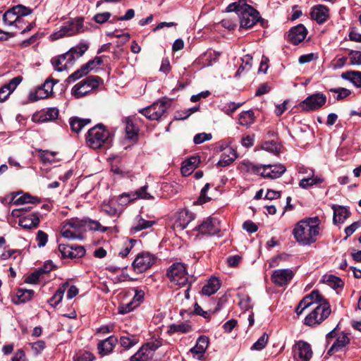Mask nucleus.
<instances>
[{
    "mask_svg": "<svg viewBox=\"0 0 361 361\" xmlns=\"http://www.w3.org/2000/svg\"><path fill=\"white\" fill-rule=\"evenodd\" d=\"M332 209L334 211L333 221L334 224H341L350 216V212L344 207L334 204Z\"/></svg>",
    "mask_w": 361,
    "mask_h": 361,
    "instance_id": "nucleus-29",
    "label": "nucleus"
},
{
    "mask_svg": "<svg viewBox=\"0 0 361 361\" xmlns=\"http://www.w3.org/2000/svg\"><path fill=\"white\" fill-rule=\"evenodd\" d=\"M317 306L305 318L304 324L309 326H314L321 324L329 317L331 312L330 304L320 295Z\"/></svg>",
    "mask_w": 361,
    "mask_h": 361,
    "instance_id": "nucleus-5",
    "label": "nucleus"
},
{
    "mask_svg": "<svg viewBox=\"0 0 361 361\" xmlns=\"http://www.w3.org/2000/svg\"><path fill=\"white\" fill-rule=\"evenodd\" d=\"M166 277L170 282L180 287L191 285L195 280L187 271V266L182 262H174L166 270Z\"/></svg>",
    "mask_w": 361,
    "mask_h": 361,
    "instance_id": "nucleus-3",
    "label": "nucleus"
},
{
    "mask_svg": "<svg viewBox=\"0 0 361 361\" xmlns=\"http://www.w3.org/2000/svg\"><path fill=\"white\" fill-rule=\"evenodd\" d=\"M39 223V218L37 214H30L19 219L18 225L24 228L30 229L36 228Z\"/></svg>",
    "mask_w": 361,
    "mask_h": 361,
    "instance_id": "nucleus-27",
    "label": "nucleus"
},
{
    "mask_svg": "<svg viewBox=\"0 0 361 361\" xmlns=\"http://www.w3.org/2000/svg\"><path fill=\"white\" fill-rule=\"evenodd\" d=\"M84 31L83 24H64L59 30L50 35L51 40H57L64 37H71Z\"/></svg>",
    "mask_w": 361,
    "mask_h": 361,
    "instance_id": "nucleus-14",
    "label": "nucleus"
},
{
    "mask_svg": "<svg viewBox=\"0 0 361 361\" xmlns=\"http://www.w3.org/2000/svg\"><path fill=\"white\" fill-rule=\"evenodd\" d=\"M125 122L126 136L129 139H133L137 135L138 128L134 125L132 119L130 118H126Z\"/></svg>",
    "mask_w": 361,
    "mask_h": 361,
    "instance_id": "nucleus-43",
    "label": "nucleus"
},
{
    "mask_svg": "<svg viewBox=\"0 0 361 361\" xmlns=\"http://www.w3.org/2000/svg\"><path fill=\"white\" fill-rule=\"evenodd\" d=\"M312 355V347L306 341H298L293 347V355L296 361H310Z\"/></svg>",
    "mask_w": 361,
    "mask_h": 361,
    "instance_id": "nucleus-11",
    "label": "nucleus"
},
{
    "mask_svg": "<svg viewBox=\"0 0 361 361\" xmlns=\"http://www.w3.org/2000/svg\"><path fill=\"white\" fill-rule=\"evenodd\" d=\"M137 243L136 240L129 239L123 243V247L119 252V256L126 257L130 252L135 244Z\"/></svg>",
    "mask_w": 361,
    "mask_h": 361,
    "instance_id": "nucleus-50",
    "label": "nucleus"
},
{
    "mask_svg": "<svg viewBox=\"0 0 361 361\" xmlns=\"http://www.w3.org/2000/svg\"><path fill=\"white\" fill-rule=\"evenodd\" d=\"M193 219L194 216L192 213L188 209H182L178 213L175 225L177 228L183 230Z\"/></svg>",
    "mask_w": 361,
    "mask_h": 361,
    "instance_id": "nucleus-26",
    "label": "nucleus"
},
{
    "mask_svg": "<svg viewBox=\"0 0 361 361\" xmlns=\"http://www.w3.org/2000/svg\"><path fill=\"white\" fill-rule=\"evenodd\" d=\"M70 227L75 232V235H78L80 240L82 239L83 233L86 231L87 221L80 219L78 218H73L66 221Z\"/></svg>",
    "mask_w": 361,
    "mask_h": 361,
    "instance_id": "nucleus-21",
    "label": "nucleus"
},
{
    "mask_svg": "<svg viewBox=\"0 0 361 361\" xmlns=\"http://www.w3.org/2000/svg\"><path fill=\"white\" fill-rule=\"evenodd\" d=\"M330 92L337 94L336 97V100L343 99L350 94V91L349 90L343 87L332 88L330 89Z\"/></svg>",
    "mask_w": 361,
    "mask_h": 361,
    "instance_id": "nucleus-57",
    "label": "nucleus"
},
{
    "mask_svg": "<svg viewBox=\"0 0 361 361\" xmlns=\"http://www.w3.org/2000/svg\"><path fill=\"white\" fill-rule=\"evenodd\" d=\"M286 167L281 164L259 165L256 171L264 178L275 179L281 177L286 171Z\"/></svg>",
    "mask_w": 361,
    "mask_h": 361,
    "instance_id": "nucleus-12",
    "label": "nucleus"
},
{
    "mask_svg": "<svg viewBox=\"0 0 361 361\" xmlns=\"http://www.w3.org/2000/svg\"><path fill=\"white\" fill-rule=\"evenodd\" d=\"M68 286L69 283L68 282L63 283L59 286L58 290L56 291L54 295L50 298L49 301V304L51 306L56 307L61 302L64 293L68 288Z\"/></svg>",
    "mask_w": 361,
    "mask_h": 361,
    "instance_id": "nucleus-35",
    "label": "nucleus"
},
{
    "mask_svg": "<svg viewBox=\"0 0 361 361\" xmlns=\"http://www.w3.org/2000/svg\"><path fill=\"white\" fill-rule=\"evenodd\" d=\"M225 12H235L240 18V23H264L259 12L245 0H239L227 6Z\"/></svg>",
    "mask_w": 361,
    "mask_h": 361,
    "instance_id": "nucleus-1",
    "label": "nucleus"
},
{
    "mask_svg": "<svg viewBox=\"0 0 361 361\" xmlns=\"http://www.w3.org/2000/svg\"><path fill=\"white\" fill-rule=\"evenodd\" d=\"M209 339L207 336H201L198 338L196 345L190 349L194 357L202 360L208 348Z\"/></svg>",
    "mask_w": 361,
    "mask_h": 361,
    "instance_id": "nucleus-19",
    "label": "nucleus"
},
{
    "mask_svg": "<svg viewBox=\"0 0 361 361\" xmlns=\"http://www.w3.org/2000/svg\"><path fill=\"white\" fill-rule=\"evenodd\" d=\"M191 326L185 322H182L176 324H171L169 327L168 333L173 334L175 333H188L190 331Z\"/></svg>",
    "mask_w": 361,
    "mask_h": 361,
    "instance_id": "nucleus-41",
    "label": "nucleus"
},
{
    "mask_svg": "<svg viewBox=\"0 0 361 361\" xmlns=\"http://www.w3.org/2000/svg\"><path fill=\"white\" fill-rule=\"evenodd\" d=\"M113 135L103 124H97L90 128L86 136L87 145L94 149H97L109 144L112 140Z\"/></svg>",
    "mask_w": 361,
    "mask_h": 361,
    "instance_id": "nucleus-4",
    "label": "nucleus"
},
{
    "mask_svg": "<svg viewBox=\"0 0 361 361\" xmlns=\"http://www.w3.org/2000/svg\"><path fill=\"white\" fill-rule=\"evenodd\" d=\"M320 300V293L319 290H314L310 295L305 296L299 304L301 307H304V309H307L308 307L312 305L317 304L318 300Z\"/></svg>",
    "mask_w": 361,
    "mask_h": 361,
    "instance_id": "nucleus-34",
    "label": "nucleus"
},
{
    "mask_svg": "<svg viewBox=\"0 0 361 361\" xmlns=\"http://www.w3.org/2000/svg\"><path fill=\"white\" fill-rule=\"evenodd\" d=\"M149 352H147V347H141L139 350L130 358V361H144L149 357Z\"/></svg>",
    "mask_w": 361,
    "mask_h": 361,
    "instance_id": "nucleus-47",
    "label": "nucleus"
},
{
    "mask_svg": "<svg viewBox=\"0 0 361 361\" xmlns=\"http://www.w3.org/2000/svg\"><path fill=\"white\" fill-rule=\"evenodd\" d=\"M66 59H67L68 63H70L68 61V56H66V54L60 55L57 57H54L51 59V63L56 71L61 72L64 69L65 67H66V63H65L64 66L62 65L63 62Z\"/></svg>",
    "mask_w": 361,
    "mask_h": 361,
    "instance_id": "nucleus-45",
    "label": "nucleus"
},
{
    "mask_svg": "<svg viewBox=\"0 0 361 361\" xmlns=\"http://www.w3.org/2000/svg\"><path fill=\"white\" fill-rule=\"evenodd\" d=\"M61 233L63 237L71 239V240H75V239H80V238L78 235H75V232H73V230L70 227V225H68L66 222L63 226Z\"/></svg>",
    "mask_w": 361,
    "mask_h": 361,
    "instance_id": "nucleus-51",
    "label": "nucleus"
},
{
    "mask_svg": "<svg viewBox=\"0 0 361 361\" xmlns=\"http://www.w3.org/2000/svg\"><path fill=\"white\" fill-rule=\"evenodd\" d=\"M136 302H133L132 300L126 304H121L118 307V313L121 314H127L131 311H133L135 307Z\"/></svg>",
    "mask_w": 361,
    "mask_h": 361,
    "instance_id": "nucleus-55",
    "label": "nucleus"
},
{
    "mask_svg": "<svg viewBox=\"0 0 361 361\" xmlns=\"http://www.w3.org/2000/svg\"><path fill=\"white\" fill-rule=\"evenodd\" d=\"M46 344L44 341H38L32 344V350L34 353L37 355H39L45 348Z\"/></svg>",
    "mask_w": 361,
    "mask_h": 361,
    "instance_id": "nucleus-64",
    "label": "nucleus"
},
{
    "mask_svg": "<svg viewBox=\"0 0 361 361\" xmlns=\"http://www.w3.org/2000/svg\"><path fill=\"white\" fill-rule=\"evenodd\" d=\"M326 102V97L323 93L317 92L310 95L299 104L305 111H316L323 106Z\"/></svg>",
    "mask_w": 361,
    "mask_h": 361,
    "instance_id": "nucleus-9",
    "label": "nucleus"
},
{
    "mask_svg": "<svg viewBox=\"0 0 361 361\" xmlns=\"http://www.w3.org/2000/svg\"><path fill=\"white\" fill-rule=\"evenodd\" d=\"M262 149L267 151L272 152L274 154H276L279 152V144L274 140L271 141H265L262 144Z\"/></svg>",
    "mask_w": 361,
    "mask_h": 361,
    "instance_id": "nucleus-52",
    "label": "nucleus"
},
{
    "mask_svg": "<svg viewBox=\"0 0 361 361\" xmlns=\"http://www.w3.org/2000/svg\"><path fill=\"white\" fill-rule=\"evenodd\" d=\"M102 82V80L99 76H88L75 85L71 93L75 98L82 97L97 89Z\"/></svg>",
    "mask_w": 361,
    "mask_h": 361,
    "instance_id": "nucleus-6",
    "label": "nucleus"
},
{
    "mask_svg": "<svg viewBox=\"0 0 361 361\" xmlns=\"http://www.w3.org/2000/svg\"><path fill=\"white\" fill-rule=\"evenodd\" d=\"M255 121V116L253 111L248 110L240 114L238 118V124L245 127H250Z\"/></svg>",
    "mask_w": 361,
    "mask_h": 361,
    "instance_id": "nucleus-33",
    "label": "nucleus"
},
{
    "mask_svg": "<svg viewBox=\"0 0 361 361\" xmlns=\"http://www.w3.org/2000/svg\"><path fill=\"white\" fill-rule=\"evenodd\" d=\"M324 179L321 176H313L312 177H302L299 182V186L303 189H307L314 185L321 184Z\"/></svg>",
    "mask_w": 361,
    "mask_h": 361,
    "instance_id": "nucleus-32",
    "label": "nucleus"
},
{
    "mask_svg": "<svg viewBox=\"0 0 361 361\" xmlns=\"http://www.w3.org/2000/svg\"><path fill=\"white\" fill-rule=\"evenodd\" d=\"M58 81L53 79H47L43 85L39 87L35 92L29 95L30 101H37L48 97L53 91V87Z\"/></svg>",
    "mask_w": 361,
    "mask_h": 361,
    "instance_id": "nucleus-16",
    "label": "nucleus"
},
{
    "mask_svg": "<svg viewBox=\"0 0 361 361\" xmlns=\"http://www.w3.org/2000/svg\"><path fill=\"white\" fill-rule=\"evenodd\" d=\"M212 137V135L211 133H198L195 135L193 138V142L195 144H201L204 142V141L210 140Z\"/></svg>",
    "mask_w": 361,
    "mask_h": 361,
    "instance_id": "nucleus-62",
    "label": "nucleus"
},
{
    "mask_svg": "<svg viewBox=\"0 0 361 361\" xmlns=\"http://www.w3.org/2000/svg\"><path fill=\"white\" fill-rule=\"evenodd\" d=\"M107 35L114 36L121 39V43H126L130 39V35L128 32H123L122 31L115 30L113 32H108Z\"/></svg>",
    "mask_w": 361,
    "mask_h": 361,
    "instance_id": "nucleus-60",
    "label": "nucleus"
},
{
    "mask_svg": "<svg viewBox=\"0 0 361 361\" xmlns=\"http://www.w3.org/2000/svg\"><path fill=\"white\" fill-rule=\"evenodd\" d=\"M294 276L293 271L290 269H276L273 271L271 276V281L276 286L287 285Z\"/></svg>",
    "mask_w": 361,
    "mask_h": 361,
    "instance_id": "nucleus-17",
    "label": "nucleus"
},
{
    "mask_svg": "<svg viewBox=\"0 0 361 361\" xmlns=\"http://www.w3.org/2000/svg\"><path fill=\"white\" fill-rule=\"evenodd\" d=\"M102 63V56H96L94 59L89 61L87 63L81 66V68L67 78L68 82L75 81L84 75H86L91 70L94 69L97 66L101 65Z\"/></svg>",
    "mask_w": 361,
    "mask_h": 361,
    "instance_id": "nucleus-15",
    "label": "nucleus"
},
{
    "mask_svg": "<svg viewBox=\"0 0 361 361\" xmlns=\"http://www.w3.org/2000/svg\"><path fill=\"white\" fill-rule=\"evenodd\" d=\"M199 233L204 235H218L221 230V221L216 217L209 216L195 228Z\"/></svg>",
    "mask_w": 361,
    "mask_h": 361,
    "instance_id": "nucleus-7",
    "label": "nucleus"
},
{
    "mask_svg": "<svg viewBox=\"0 0 361 361\" xmlns=\"http://www.w3.org/2000/svg\"><path fill=\"white\" fill-rule=\"evenodd\" d=\"M156 257L148 252L139 253L132 263L134 270L137 273H142L149 269L156 262Z\"/></svg>",
    "mask_w": 361,
    "mask_h": 361,
    "instance_id": "nucleus-8",
    "label": "nucleus"
},
{
    "mask_svg": "<svg viewBox=\"0 0 361 361\" xmlns=\"http://www.w3.org/2000/svg\"><path fill=\"white\" fill-rule=\"evenodd\" d=\"M102 211L111 216L118 215L117 209L110 203H103L101 206Z\"/></svg>",
    "mask_w": 361,
    "mask_h": 361,
    "instance_id": "nucleus-59",
    "label": "nucleus"
},
{
    "mask_svg": "<svg viewBox=\"0 0 361 361\" xmlns=\"http://www.w3.org/2000/svg\"><path fill=\"white\" fill-rule=\"evenodd\" d=\"M307 34V29L303 24H298L290 30L288 35V40L292 44L297 45L305 39Z\"/></svg>",
    "mask_w": 361,
    "mask_h": 361,
    "instance_id": "nucleus-18",
    "label": "nucleus"
},
{
    "mask_svg": "<svg viewBox=\"0 0 361 361\" xmlns=\"http://www.w3.org/2000/svg\"><path fill=\"white\" fill-rule=\"evenodd\" d=\"M32 13V9L21 4L8 9L3 16L4 23H20L22 18Z\"/></svg>",
    "mask_w": 361,
    "mask_h": 361,
    "instance_id": "nucleus-10",
    "label": "nucleus"
},
{
    "mask_svg": "<svg viewBox=\"0 0 361 361\" xmlns=\"http://www.w3.org/2000/svg\"><path fill=\"white\" fill-rule=\"evenodd\" d=\"M39 200L37 197H32L29 194H25L15 200V204H27L39 202Z\"/></svg>",
    "mask_w": 361,
    "mask_h": 361,
    "instance_id": "nucleus-53",
    "label": "nucleus"
},
{
    "mask_svg": "<svg viewBox=\"0 0 361 361\" xmlns=\"http://www.w3.org/2000/svg\"><path fill=\"white\" fill-rule=\"evenodd\" d=\"M343 79L351 81L357 87H361V72L360 71H348L341 75Z\"/></svg>",
    "mask_w": 361,
    "mask_h": 361,
    "instance_id": "nucleus-38",
    "label": "nucleus"
},
{
    "mask_svg": "<svg viewBox=\"0 0 361 361\" xmlns=\"http://www.w3.org/2000/svg\"><path fill=\"white\" fill-rule=\"evenodd\" d=\"M39 157L44 163H52L55 160L56 152L39 149Z\"/></svg>",
    "mask_w": 361,
    "mask_h": 361,
    "instance_id": "nucleus-48",
    "label": "nucleus"
},
{
    "mask_svg": "<svg viewBox=\"0 0 361 361\" xmlns=\"http://www.w3.org/2000/svg\"><path fill=\"white\" fill-rule=\"evenodd\" d=\"M350 342V338L347 336V334H343L342 335L339 336L336 342L332 345L331 348L329 350V353H331V352L336 350L337 351L339 348H343L347 344H348Z\"/></svg>",
    "mask_w": 361,
    "mask_h": 361,
    "instance_id": "nucleus-42",
    "label": "nucleus"
},
{
    "mask_svg": "<svg viewBox=\"0 0 361 361\" xmlns=\"http://www.w3.org/2000/svg\"><path fill=\"white\" fill-rule=\"evenodd\" d=\"M34 295L32 290H24L19 289L16 293V299L14 300V302L16 304L26 302L29 301Z\"/></svg>",
    "mask_w": 361,
    "mask_h": 361,
    "instance_id": "nucleus-37",
    "label": "nucleus"
},
{
    "mask_svg": "<svg viewBox=\"0 0 361 361\" xmlns=\"http://www.w3.org/2000/svg\"><path fill=\"white\" fill-rule=\"evenodd\" d=\"M118 343V339L114 336H111L99 342L97 349L99 353L104 356L111 353Z\"/></svg>",
    "mask_w": 361,
    "mask_h": 361,
    "instance_id": "nucleus-20",
    "label": "nucleus"
},
{
    "mask_svg": "<svg viewBox=\"0 0 361 361\" xmlns=\"http://www.w3.org/2000/svg\"><path fill=\"white\" fill-rule=\"evenodd\" d=\"M200 159L197 157H192L183 162L181 173L184 176H188L198 166Z\"/></svg>",
    "mask_w": 361,
    "mask_h": 361,
    "instance_id": "nucleus-30",
    "label": "nucleus"
},
{
    "mask_svg": "<svg viewBox=\"0 0 361 361\" xmlns=\"http://www.w3.org/2000/svg\"><path fill=\"white\" fill-rule=\"evenodd\" d=\"M36 240L39 247L45 246L48 240V235L44 231L39 230L37 232Z\"/></svg>",
    "mask_w": 361,
    "mask_h": 361,
    "instance_id": "nucleus-63",
    "label": "nucleus"
},
{
    "mask_svg": "<svg viewBox=\"0 0 361 361\" xmlns=\"http://www.w3.org/2000/svg\"><path fill=\"white\" fill-rule=\"evenodd\" d=\"M329 8L324 5H316L312 8L311 18L317 23H324L329 18Z\"/></svg>",
    "mask_w": 361,
    "mask_h": 361,
    "instance_id": "nucleus-23",
    "label": "nucleus"
},
{
    "mask_svg": "<svg viewBox=\"0 0 361 361\" xmlns=\"http://www.w3.org/2000/svg\"><path fill=\"white\" fill-rule=\"evenodd\" d=\"M138 342V339L135 336H122L120 338V344L126 349H129L134 346Z\"/></svg>",
    "mask_w": 361,
    "mask_h": 361,
    "instance_id": "nucleus-44",
    "label": "nucleus"
},
{
    "mask_svg": "<svg viewBox=\"0 0 361 361\" xmlns=\"http://www.w3.org/2000/svg\"><path fill=\"white\" fill-rule=\"evenodd\" d=\"M220 281L217 278L212 277L203 286L202 293L205 295L209 296L214 294L220 288Z\"/></svg>",
    "mask_w": 361,
    "mask_h": 361,
    "instance_id": "nucleus-31",
    "label": "nucleus"
},
{
    "mask_svg": "<svg viewBox=\"0 0 361 361\" xmlns=\"http://www.w3.org/2000/svg\"><path fill=\"white\" fill-rule=\"evenodd\" d=\"M322 281L334 289L343 285L342 280L334 275H324Z\"/></svg>",
    "mask_w": 361,
    "mask_h": 361,
    "instance_id": "nucleus-39",
    "label": "nucleus"
},
{
    "mask_svg": "<svg viewBox=\"0 0 361 361\" xmlns=\"http://www.w3.org/2000/svg\"><path fill=\"white\" fill-rule=\"evenodd\" d=\"M269 341V335L264 333L259 339L252 345V350H262L265 348Z\"/></svg>",
    "mask_w": 361,
    "mask_h": 361,
    "instance_id": "nucleus-46",
    "label": "nucleus"
},
{
    "mask_svg": "<svg viewBox=\"0 0 361 361\" xmlns=\"http://www.w3.org/2000/svg\"><path fill=\"white\" fill-rule=\"evenodd\" d=\"M89 228L90 230L99 231L102 233H104L108 230V227L102 226L99 221L94 220L87 221V228Z\"/></svg>",
    "mask_w": 361,
    "mask_h": 361,
    "instance_id": "nucleus-54",
    "label": "nucleus"
},
{
    "mask_svg": "<svg viewBox=\"0 0 361 361\" xmlns=\"http://www.w3.org/2000/svg\"><path fill=\"white\" fill-rule=\"evenodd\" d=\"M319 227L311 219L299 221L295 226L293 234L295 240L301 245H306L316 241Z\"/></svg>",
    "mask_w": 361,
    "mask_h": 361,
    "instance_id": "nucleus-2",
    "label": "nucleus"
},
{
    "mask_svg": "<svg viewBox=\"0 0 361 361\" xmlns=\"http://www.w3.org/2000/svg\"><path fill=\"white\" fill-rule=\"evenodd\" d=\"M87 49L88 45L85 43H80L75 47H72L66 53L68 57V61L70 63L73 62L75 59L82 56Z\"/></svg>",
    "mask_w": 361,
    "mask_h": 361,
    "instance_id": "nucleus-28",
    "label": "nucleus"
},
{
    "mask_svg": "<svg viewBox=\"0 0 361 361\" xmlns=\"http://www.w3.org/2000/svg\"><path fill=\"white\" fill-rule=\"evenodd\" d=\"M90 123V119L72 118L70 120V126L73 131L79 133L83 127Z\"/></svg>",
    "mask_w": 361,
    "mask_h": 361,
    "instance_id": "nucleus-40",
    "label": "nucleus"
},
{
    "mask_svg": "<svg viewBox=\"0 0 361 361\" xmlns=\"http://www.w3.org/2000/svg\"><path fill=\"white\" fill-rule=\"evenodd\" d=\"M21 81L22 78L20 77H16L2 86L0 88V102L6 101Z\"/></svg>",
    "mask_w": 361,
    "mask_h": 361,
    "instance_id": "nucleus-22",
    "label": "nucleus"
},
{
    "mask_svg": "<svg viewBox=\"0 0 361 361\" xmlns=\"http://www.w3.org/2000/svg\"><path fill=\"white\" fill-rule=\"evenodd\" d=\"M350 63L353 65H361V51L351 50L349 52Z\"/></svg>",
    "mask_w": 361,
    "mask_h": 361,
    "instance_id": "nucleus-61",
    "label": "nucleus"
},
{
    "mask_svg": "<svg viewBox=\"0 0 361 361\" xmlns=\"http://www.w3.org/2000/svg\"><path fill=\"white\" fill-rule=\"evenodd\" d=\"M136 223L130 228V232L133 234L143 229L150 228L154 224V221H147L140 216H137Z\"/></svg>",
    "mask_w": 361,
    "mask_h": 361,
    "instance_id": "nucleus-36",
    "label": "nucleus"
},
{
    "mask_svg": "<svg viewBox=\"0 0 361 361\" xmlns=\"http://www.w3.org/2000/svg\"><path fill=\"white\" fill-rule=\"evenodd\" d=\"M167 109V103L164 101H158L151 106L142 109L140 112L149 120H158Z\"/></svg>",
    "mask_w": 361,
    "mask_h": 361,
    "instance_id": "nucleus-13",
    "label": "nucleus"
},
{
    "mask_svg": "<svg viewBox=\"0 0 361 361\" xmlns=\"http://www.w3.org/2000/svg\"><path fill=\"white\" fill-rule=\"evenodd\" d=\"M223 151L221 159L218 162V166H227L232 164L237 158V154L234 149L231 147H226L221 149Z\"/></svg>",
    "mask_w": 361,
    "mask_h": 361,
    "instance_id": "nucleus-24",
    "label": "nucleus"
},
{
    "mask_svg": "<svg viewBox=\"0 0 361 361\" xmlns=\"http://www.w3.org/2000/svg\"><path fill=\"white\" fill-rule=\"evenodd\" d=\"M59 110L56 108H49L46 111H42L38 114L33 116V120L39 123H44L53 121L57 118Z\"/></svg>",
    "mask_w": 361,
    "mask_h": 361,
    "instance_id": "nucleus-25",
    "label": "nucleus"
},
{
    "mask_svg": "<svg viewBox=\"0 0 361 361\" xmlns=\"http://www.w3.org/2000/svg\"><path fill=\"white\" fill-rule=\"evenodd\" d=\"M59 250L61 253L63 257H68L73 259L72 246L65 244H59Z\"/></svg>",
    "mask_w": 361,
    "mask_h": 361,
    "instance_id": "nucleus-58",
    "label": "nucleus"
},
{
    "mask_svg": "<svg viewBox=\"0 0 361 361\" xmlns=\"http://www.w3.org/2000/svg\"><path fill=\"white\" fill-rule=\"evenodd\" d=\"M252 60V57L250 56V55H245L243 59H242V61H243V64L239 67V68L238 69L236 73H235V77H238L240 75L241 73L246 70V71H249L250 68H251V63H250V61Z\"/></svg>",
    "mask_w": 361,
    "mask_h": 361,
    "instance_id": "nucleus-49",
    "label": "nucleus"
},
{
    "mask_svg": "<svg viewBox=\"0 0 361 361\" xmlns=\"http://www.w3.org/2000/svg\"><path fill=\"white\" fill-rule=\"evenodd\" d=\"M147 185H144L137 190L135 191V194L137 198L144 200H153L154 197L147 192Z\"/></svg>",
    "mask_w": 361,
    "mask_h": 361,
    "instance_id": "nucleus-56",
    "label": "nucleus"
}]
</instances>
